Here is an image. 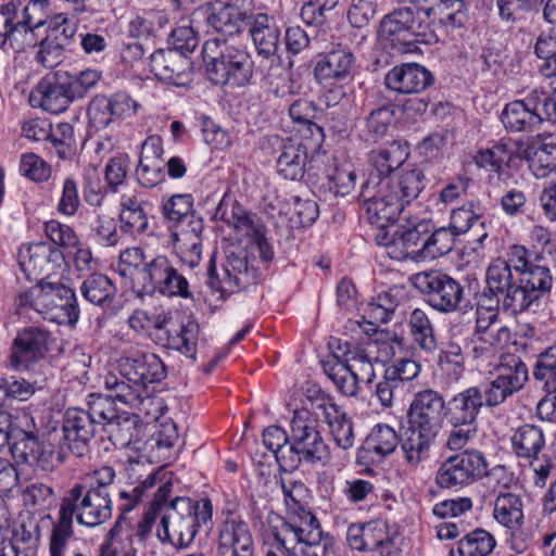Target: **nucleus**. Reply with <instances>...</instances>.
<instances>
[{"instance_id":"39","label":"nucleus","mask_w":556,"mask_h":556,"mask_svg":"<svg viewBox=\"0 0 556 556\" xmlns=\"http://www.w3.org/2000/svg\"><path fill=\"white\" fill-rule=\"evenodd\" d=\"M104 387L111 392L108 396L114 402L118 401L127 406L136 407L143 401L146 390L136 382L121 378L119 375H106L104 378Z\"/></svg>"},{"instance_id":"60","label":"nucleus","mask_w":556,"mask_h":556,"mask_svg":"<svg viewBox=\"0 0 556 556\" xmlns=\"http://www.w3.org/2000/svg\"><path fill=\"white\" fill-rule=\"evenodd\" d=\"M63 75L74 100L85 97L100 79V73L96 70H85L74 76L67 75L66 73Z\"/></svg>"},{"instance_id":"32","label":"nucleus","mask_w":556,"mask_h":556,"mask_svg":"<svg viewBox=\"0 0 556 556\" xmlns=\"http://www.w3.org/2000/svg\"><path fill=\"white\" fill-rule=\"evenodd\" d=\"M510 441L513 452L518 458L538 459V455L545 447L543 430L535 425L520 426Z\"/></svg>"},{"instance_id":"59","label":"nucleus","mask_w":556,"mask_h":556,"mask_svg":"<svg viewBox=\"0 0 556 556\" xmlns=\"http://www.w3.org/2000/svg\"><path fill=\"white\" fill-rule=\"evenodd\" d=\"M339 0H309L301 9V17L307 25L320 26Z\"/></svg>"},{"instance_id":"31","label":"nucleus","mask_w":556,"mask_h":556,"mask_svg":"<svg viewBox=\"0 0 556 556\" xmlns=\"http://www.w3.org/2000/svg\"><path fill=\"white\" fill-rule=\"evenodd\" d=\"M253 42L260 55H274L280 43V28L276 20L267 14H257L250 28Z\"/></svg>"},{"instance_id":"24","label":"nucleus","mask_w":556,"mask_h":556,"mask_svg":"<svg viewBox=\"0 0 556 556\" xmlns=\"http://www.w3.org/2000/svg\"><path fill=\"white\" fill-rule=\"evenodd\" d=\"M67 86L62 74L47 76L30 92L29 103L52 114L64 112L74 101Z\"/></svg>"},{"instance_id":"13","label":"nucleus","mask_w":556,"mask_h":556,"mask_svg":"<svg viewBox=\"0 0 556 556\" xmlns=\"http://www.w3.org/2000/svg\"><path fill=\"white\" fill-rule=\"evenodd\" d=\"M504 466H495L488 470V462L482 452L466 450L443 460L437 472L435 483L441 489H458L467 486L482 477H500L505 475Z\"/></svg>"},{"instance_id":"45","label":"nucleus","mask_w":556,"mask_h":556,"mask_svg":"<svg viewBox=\"0 0 556 556\" xmlns=\"http://www.w3.org/2000/svg\"><path fill=\"white\" fill-rule=\"evenodd\" d=\"M323 369L338 390L344 395L355 396L358 393L359 386L364 383L356 379L353 371H350L342 364L332 358L323 361Z\"/></svg>"},{"instance_id":"17","label":"nucleus","mask_w":556,"mask_h":556,"mask_svg":"<svg viewBox=\"0 0 556 556\" xmlns=\"http://www.w3.org/2000/svg\"><path fill=\"white\" fill-rule=\"evenodd\" d=\"M34 419L26 413L0 414V451L8 448L20 464H28L40 442Z\"/></svg>"},{"instance_id":"8","label":"nucleus","mask_w":556,"mask_h":556,"mask_svg":"<svg viewBox=\"0 0 556 556\" xmlns=\"http://www.w3.org/2000/svg\"><path fill=\"white\" fill-rule=\"evenodd\" d=\"M202 56L208 79L214 85L243 87L253 76L254 64L247 49L228 39L206 40L202 47Z\"/></svg>"},{"instance_id":"37","label":"nucleus","mask_w":556,"mask_h":556,"mask_svg":"<svg viewBox=\"0 0 556 556\" xmlns=\"http://www.w3.org/2000/svg\"><path fill=\"white\" fill-rule=\"evenodd\" d=\"M364 552H372L377 556H393L396 553L387 522L372 520L365 523Z\"/></svg>"},{"instance_id":"38","label":"nucleus","mask_w":556,"mask_h":556,"mask_svg":"<svg viewBox=\"0 0 556 556\" xmlns=\"http://www.w3.org/2000/svg\"><path fill=\"white\" fill-rule=\"evenodd\" d=\"M494 536L484 529H476L460 539L451 556H488L495 547Z\"/></svg>"},{"instance_id":"4","label":"nucleus","mask_w":556,"mask_h":556,"mask_svg":"<svg viewBox=\"0 0 556 556\" xmlns=\"http://www.w3.org/2000/svg\"><path fill=\"white\" fill-rule=\"evenodd\" d=\"M112 510L110 493L75 483L61 501L59 519L50 536V556H64L68 540L73 536L74 517L79 525L94 528L111 519Z\"/></svg>"},{"instance_id":"12","label":"nucleus","mask_w":556,"mask_h":556,"mask_svg":"<svg viewBox=\"0 0 556 556\" xmlns=\"http://www.w3.org/2000/svg\"><path fill=\"white\" fill-rule=\"evenodd\" d=\"M413 283L434 311L442 314L467 313L472 309L470 290L463 281L438 270L417 273Z\"/></svg>"},{"instance_id":"43","label":"nucleus","mask_w":556,"mask_h":556,"mask_svg":"<svg viewBox=\"0 0 556 556\" xmlns=\"http://www.w3.org/2000/svg\"><path fill=\"white\" fill-rule=\"evenodd\" d=\"M80 292L88 302L103 306L112 301L116 288L108 276L92 274L83 282Z\"/></svg>"},{"instance_id":"26","label":"nucleus","mask_w":556,"mask_h":556,"mask_svg":"<svg viewBox=\"0 0 556 556\" xmlns=\"http://www.w3.org/2000/svg\"><path fill=\"white\" fill-rule=\"evenodd\" d=\"M518 154L529 163V168L536 177H545L556 168V137L540 134L531 137Z\"/></svg>"},{"instance_id":"5","label":"nucleus","mask_w":556,"mask_h":556,"mask_svg":"<svg viewBox=\"0 0 556 556\" xmlns=\"http://www.w3.org/2000/svg\"><path fill=\"white\" fill-rule=\"evenodd\" d=\"M445 410L446 402L438 391L426 389L415 394L407 412L408 427L401 440V450L409 467L417 468L429 458Z\"/></svg>"},{"instance_id":"20","label":"nucleus","mask_w":556,"mask_h":556,"mask_svg":"<svg viewBox=\"0 0 556 556\" xmlns=\"http://www.w3.org/2000/svg\"><path fill=\"white\" fill-rule=\"evenodd\" d=\"M116 370L121 378L140 384L159 383L167 376L163 361L153 353L128 351L117 359Z\"/></svg>"},{"instance_id":"52","label":"nucleus","mask_w":556,"mask_h":556,"mask_svg":"<svg viewBox=\"0 0 556 556\" xmlns=\"http://www.w3.org/2000/svg\"><path fill=\"white\" fill-rule=\"evenodd\" d=\"M465 357L458 343L448 342L440 351L438 366L443 372L459 378L464 372Z\"/></svg>"},{"instance_id":"16","label":"nucleus","mask_w":556,"mask_h":556,"mask_svg":"<svg viewBox=\"0 0 556 556\" xmlns=\"http://www.w3.org/2000/svg\"><path fill=\"white\" fill-rule=\"evenodd\" d=\"M257 273L250 264L248 252L242 249L229 250L223 264V277L216 270L215 261L211 258L207 268V285L222 295L231 294L256 282Z\"/></svg>"},{"instance_id":"47","label":"nucleus","mask_w":556,"mask_h":556,"mask_svg":"<svg viewBox=\"0 0 556 556\" xmlns=\"http://www.w3.org/2000/svg\"><path fill=\"white\" fill-rule=\"evenodd\" d=\"M457 236L448 227L431 228L427 233V241L424 242V258L434 260L450 253L456 241Z\"/></svg>"},{"instance_id":"18","label":"nucleus","mask_w":556,"mask_h":556,"mask_svg":"<svg viewBox=\"0 0 556 556\" xmlns=\"http://www.w3.org/2000/svg\"><path fill=\"white\" fill-rule=\"evenodd\" d=\"M138 285L148 294L159 292L166 296H191L187 279L165 255H157L147 263L138 273Z\"/></svg>"},{"instance_id":"9","label":"nucleus","mask_w":556,"mask_h":556,"mask_svg":"<svg viewBox=\"0 0 556 556\" xmlns=\"http://www.w3.org/2000/svg\"><path fill=\"white\" fill-rule=\"evenodd\" d=\"M212 518L210 501H192L176 497L161 518L156 535L162 543H169L177 549L187 548L194 541L201 523Z\"/></svg>"},{"instance_id":"1","label":"nucleus","mask_w":556,"mask_h":556,"mask_svg":"<svg viewBox=\"0 0 556 556\" xmlns=\"http://www.w3.org/2000/svg\"><path fill=\"white\" fill-rule=\"evenodd\" d=\"M408 155L407 143L397 140L369 153L372 170L359 195L365 217L371 225L393 222L425 189L426 177L421 168H401Z\"/></svg>"},{"instance_id":"22","label":"nucleus","mask_w":556,"mask_h":556,"mask_svg":"<svg viewBox=\"0 0 556 556\" xmlns=\"http://www.w3.org/2000/svg\"><path fill=\"white\" fill-rule=\"evenodd\" d=\"M321 140L315 138H288L281 144L277 169L289 180H301L309 156L319 148Z\"/></svg>"},{"instance_id":"27","label":"nucleus","mask_w":556,"mask_h":556,"mask_svg":"<svg viewBox=\"0 0 556 556\" xmlns=\"http://www.w3.org/2000/svg\"><path fill=\"white\" fill-rule=\"evenodd\" d=\"M434 83V76L425 66L406 63L395 66L384 77L387 88L400 93H417Z\"/></svg>"},{"instance_id":"61","label":"nucleus","mask_w":556,"mask_h":556,"mask_svg":"<svg viewBox=\"0 0 556 556\" xmlns=\"http://www.w3.org/2000/svg\"><path fill=\"white\" fill-rule=\"evenodd\" d=\"M388 380L400 382H408L415 379L420 372V365L410 358H399L384 369Z\"/></svg>"},{"instance_id":"55","label":"nucleus","mask_w":556,"mask_h":556,"mask_svg":"<svg viewBox=\"0 0 556 556\" xmlns=\"http://www.w3.org/2000/svg\"><path fill=\"white\" fill-rule=\"evenodd\" d=\"M0 390L4 399L2 405H9L11 401H27L35 393V387L23 378L9 377L0 380Z\"/></svg>"},{"instance_id":"14","label":"nucleus","mask_w":556,"mask_h":556,"mask_svg":"<svg viewBox=\"0 0 556 556\" xmlns=\"http://www.w3.org/2000/svg\"><path fill=\"white\" fill-rule=\"evenodd\" d=\"M154 521V513L150 510L137 520L118 515L100 545V556H137L150 539Z\"/></svg>"},{"instance_id":"7","label":"nucleus","mask_w":556,"mask_h":556,"mask_svg":"<svg viewBox=\"0 0 556 556\" xmlns=\"http://www.w3.org/2000/svg\"><path fill=\"white\" fill-rule=\"evenodd\" d=\"M437 10L432 7H403L380 22V38L399 53L418 49V43L432 45L439 38L434 30Z\"/></svg>"},{"instance_id":"41","label":"nucleus","mask_w":556,"mask_h":556,"mask_svg":"<svg viewBox=\"0 0 556 556\" xmlns=\"http://www.w3.org/2000/svg\"><path fill=\"white\" fill-rule=\"evenodd\" d=\"M242 16L237 7L223 5L211 10L206 15V23L216 33L233 36L239 34L242 25Z\"/></svg>"},{"instance_id":"34","label":"nucleus","mask_w":556,"mask_h":556,"mask_svg":"<svg viewBox=\"0 0 556 556\" xmlns=\"http://www.w3.org/2000/svg\"><path fill=\"white\" fill-rule=\"evenodd\" d=\"M501 119L506 130L510 132H530L543 123L540 114L531 112L516 100L505 105Z\"/></svg>"},{"instance_id":"23","label":"nucleus","mask_w":556,"mask_h":556,"mask_svg":"<svg viewBox=\"0 0 556 556\" xmlns=\"http://www.w3.org/2000/svg\"><path fill=\"white\" fill-rule=\"evenodd\" d=\"M356 71V56L341 45L319 54L314 66V76L318 83L330 80H352Z\"/></svg>"},{"instance_id":"56","label":"nucleus","mask_w":556,"mask_h":556,"mask_svg":"<svg viewBox=\"0 0 556 556\" xmlns=\"http://www.w3.org/2000/svg\"><path fill=\"white\" fill-rule=\"evenodd\" d=\"M50 141L56 148L61 159L71 157L77 147L74 126L71 123H60L55 128L52 127Z\"/></svg>"},{"instance_id":"36","label":"nucleus","mask_w":556,"mask_h":556,"mask_svg":"<svg viewBox=\"0 0 556 556\" xmlns=\"http://www.w3.org/2000/svg\"><path fill=\"white\" fill-rule=\"evenodd\" d=\"M521 498L510 492H500L494 501L493 516L502 526L513 530L523 521Z\"/></svg>"},{"instance_id":"42","label":"nucleus","mask_w":556,"mask_h":556,"mask_svg":"<svg viewBox=\"0 0 556 556\" xmlns=\"http://www.w3.org/2000/svg\"><path fill=\"white\" fill-rule=\"evenodd\" d=\"M414 342L424 351L431 353L437 349V340L433 326L421 308H415L408 319Z\"/></svg>"},{"instance_id":"54","label":"nucleus","mask_w":556,"mask_h":556,"mask_svg":"<svg viewBox=\"0 0 556 556\" xmlns=\"http://www.w3.org/2000/svg\"><path fill=\"white\" fill-rule=\"evenodd\" d=\"M157 480L159 471H152L142 482H140V484L131 488L130 490L121 491L118 497L124 503L118 506V515L128 516V513L141 502L146 490L154 486Z\"/></svg>"},{"instance_id":"35","label":"nucleus","mask_w":556,"mask_h":556,"mask_svg":"<svg viewBox=\"0 0 556 556\" xmlns=\"http://www.w3.org/2000/svg\"><path fill=\"white\" fill-rule=\"evenodd\" d=\"M395 106L381 105L365 118L363 136L366 142L377 143L382 140L395 124Z\"/></svg>"},{"instance_id":"21","label":"nucleus","mask_w":556,"mask_h":556,"mask_svg":"<svg viewBox=\"0 0 556 556\" xmlns=\"http://www.w3.org/2000/svg\"><path fill=\"white\" fill-rule=\"evenodd\" d=\"M17 256L21 269L28 279H38L40 275L49 278L65 261L63 252L49 242L25 244Z\"/></svg>"},{"instance_id":"11","label":"nucleus","mask_w":556,"mask_h":556,"mask_svg":"<svg viewBox=\"0 0 556 556\" xmlns=\"http://www.w3.org/2000/svg\"><path fill=\"white\" fill-rule=\"evenodd\" d=\"M20 306L30 307L43 319L59 325H73L79 317L75 292L62 283L47 281L46 278L20 295Z\"/></svg>"},{"instance_id":"28","label":"nucleus","mask_w":556,"mask_h":556,"mask_svg":"<svg viewBox=\"0 0 556 556\" xmlns=\"http://www.w3.org/2000/svg\"><path fill=\"white\" fill-rule=\"evenodd\" d=\"M255 551V542L249 525L240 517L230 516L218 530L216 553H243Z\"/></svg>"},{"instance_id":"48","label":"nucleus","mask_w":556,"mask_h":556,"mask_svg":"<svg viewBox=\"0 0 556 556\" xmlns=\"http://www.w3.org/2000/svg\"><path fill=\"white\" fill-rule=\"evenodd\" d=\"M402 291L397 288H390L377 295V298L368 304L367 314L374 318L376 323L386 324L394 314L396 307L402 300Z\"/></svg>"},{"instance_id":"57","label":"nucleus","mask_w":556,"mask_h":556,"mask_svg":"<svg viewBox=\"0 0 556 556\" xmlns=\"http://www.w3.org/2000/svg\"><path fill=\"white\" fill-rule=\"evenodd\" d=\"M45 233L51 240V244L58 245L59 249L76 248L79 243V238L73 228L55 219L45 224Z\"/></svg>"},{"instance_id":"63","label":"nucleus","mask_w":556,"mask_h":556,"mask_svg":"<svg viewBox=\"0 0 556 556\" xmlns=\"http://www.w3.org/2000/svg\"><path fill=\"white\" fill-rule=\"evenodd\" d=\"M377 0H352L348 18L353 27L362 28L376 16Z\"/></svg>"},{"instance_id":"10","label":"nucleus","mask_w":556,"mask_h":556,"mask_svg":"<svg viewBox=\"0 0 556 556\" xmlns=\"http://www.w3.org/2000/svg\"><path fill=\"white\" fill-rule=\"evenodd\" d=\"M86 406L67 408L62 420V445L77 457L89 452L90 442L101 430V417L111 413V406L102 401V394H90Z\"/></svg>"},{"instance_id":"62","label":"nucleus","mask_w":556,"mask_h":556,"mask_svg":"<svg viewBox=\"0 0 556 556\" xmlns=\"http://www.w3.org/2000/svg\"><path fill=\"white\" fill-rule=\"evenodd\" d=\"M64 462L62 452L55 453L50 443L40 442L28 464L43 471H52Z\"/></svg>"},{"instance_id":"64","label":"nucleus","mask_w":556,"mask_h":556,"mask_svg":"<svg viewBox=\"0 0 556 556\" xmlns=\"http://www.w3.org/2000/svg\"><path fill=\"white\" fill-rule=\"evenodd\" d=\"M76 24L65 13L55 14L49 22V36L66 47L76 34Z\"/></svg>"},{"instance_id":"40","label":"nucleus","mask_w":556,"mask_h":556,"mask_svg":"<svg viewBox=\"0 0 556 556\" xmlns=\"http://www.w3.org/2000/svg\"><path fill=\"white\" fill-rule=\"evenodd\" d=\"M400 443V438L395 430L388 425H377L372 428L364 442V451L370 455L382 459L392 454Z\"/></svg>"},{"instance_id":"46","label":"nucleus","mask_w":556,"mask_h":556,"mask_svg":"<svg viewBox=\"0 0 556 556\" xmlns=\"http://www.w3.org/2000/svg\"><path fill=\"white\" fill-rule=\"evenodd\" d=\"M432 223L428 219L419 220L416 224H406L397 227L403 236L406 247L412 253V260L424 261L425 248L424 242L427 241V233L431 232Z\"/></svg>"},{"instance_id":"15","label":"nucleus","mask_w":556,"mask_h":556,"mask_svg":"<svg viewBox=\"0 0 556 556\" xmlns=\"http://www.w3.org/2000/svg\"><path fill=\"white\" fill-rule=\"evenodd\" d=\"M288 451L298 462L316 464L328 458V446L318 430V417L308 409H296L290 422Z\"/></svg>"},{"instance_id":"25","label":"nucleus","mask_w":556,"mask_h":556,"mask_svg":"<svg viewBox=\"0 0 556 556\" xmlns=\"http://www.w3.org/2000/svg\"><path fill=\"white\" fill-rule=\"evenodd\" d=\"M49 339L50 333L39 327H27L18 331L13 342L11 365L16 369L27 368L48 351Z\"/></svg>"},{"instance_id":"58","label":"nucleus","mask_w":556,"mask_h":556,"mask_svg":"<svg viewBox=\"0 0 556 556\" xmlns=\"http://www.w3.org/2000/svg\"><path fill=\"white\" fill-rule=\"evenodd\" d=\"M80 206L78 184L73 177H67L61 186V194L56 210L61 215L74 216Z\"/></svg>"},{"instance_id":"6","label":"nucleus","mask_w":556,"mask_h":556,"mask_svg":"<svg viewBox=\"0 0 556 556\" xmlns=\"http://www.w3.org/2000/svg\"><path fill=\"white\" fill-rule=\"evenodd\" d=\"M271 532L281 554L269 551L266 556H329L333 547V539L323 531L317 517L301 506Z\"/></svg>"},{"instance_id":"50","label":"nucleus","mask_w":556,"mask_h":556,"mask_svg":"<svg viewBox=\"0 0 556 556\" xmlns=\"http://www.w3.org/2000/svg\"><path fill=\"white\" fill-rule=\"evenodd\" d=\"M532 376L543 390L556 384V345L548 346L538 355Z\"/></svg>"},{"instance_id":"2","label":"nucleus","mask_w":556,"mask_h":556,"mask_svg":"<svg viewBox=\"0 0 556 556\" xmlns=\"http://www.w3.org/2000/svg\"><path fill=\"white\" fill-rule=\"evenodd\" d=\"M529 379L523 361L514 354L504 355L493 380L469 387L446 402L445 418L451 426L476 425L482 407H495L521 390Z\"/></svg>"},{"instance_id":"53","label":"nucleus","mask_w":556,"mask_h":556,"mask_svg":"<svg viewBox=\"0 0 556 556\" xmlns=\"http://www.w3.org/2000/svg\"><path fill=\"white\" fill-rule=\"evenodd\" d=\"M193 213H195L193 211V198L188 193L175 194L162 205V214L164 217L175 224L185 222L186 218L190 217Z\"/></svg>"},{"instance_id":"19","label":"nucleus","mask_w":556,"mask_h":556,"mask_svg":"<svg viewBox=\"0 0 556 556\" xmlns=\"http://www.w3.org/2000/svg\"><path fill=\"white\" fill-rule=\"evenodd\" d=\"M328 345L331 358L353 371L356 379L363 381L364 384H370L374 381L376 377L374 362L378 363L377 358L372 356L374 350L377 348L375 342L358 343L331 338Z\"/></svg>"},{"instance_id":"29","label":"nucleus","mask_w":556,"mask_h":556,"mask_svg":"<svg viewBox=\"0 0 556 556\" xmlns=\"http://www.w3.org/2000/svg\"><path fill=\"white\" fill-rule=\"evenodd\" d=\"M189 67L188 58L175 49H160L150 55L151 72L167 84L184 85Z\"/></svg>"},{"instance_id":"44","label":"nucleus","mask_w":556,"mask_h":556,"mask_svg":"<svg viewBox=\"0 0 556 556\" xmlns=\"http://www.w3.org/2000/svg\"><path fill=\"white\" fill-rule=\"evenodd\" d=\"M534 54L543 60L539 71L546 78L556 77V30L541 31L534 43Z\"/></svg>"},{"instance_id":"3","label":"nucleus","mask_w":556,"mask_h":556,"mask_svg":"<svg viewBox=\"0 0 556 556\" xmlns=\"http://www.w3.org/2000/svg\"><path fill=\"white\" fill-rule=\"evenodd\" d=\"M552 280L545 266L531 265L513 271L509 262L502 258L494 260L486 269L489 291L493 295H502V307L511 315L536 313L543 293L552 287Z\"/></svg>"},{"instance_id":"33","label":"nucleus","mask_w":556,"mask_h":556,"mask_svg":"<svg viewBox=\"0 0 556 556\" xmlns=\"http://www.w3.org/2000/svg\"><path fill=\"white\" fill-rule=\"evenodd\" d=\"M166 333L165 346L176 350L191 359H195V346L199 336V325L189 320L178 327L170 321L163 329Z\"/></svg>"},{"instance_id":"49","label":"nucleus","mask_w":556,"mask_h":556,"mask_svg":"<svg viewBox=\"0 0 556 556\" xmlns=\"http://www.w3.org/2000/svg\"><path fill=\"white\" fill-rule=\"evenodd\" d=\"M397 218L390 224H393ZM389 225H376L379 228L378 233L376 235V243L386 249V253L388 256L395 261H403L406 258H412V253L409 249L406 247L405 240L401 235L400 230L396 228L392 233L386 230V227Z\"/></svg>"},{"instance_id":"51","label":"nucleus","mask_w":556,"mask_h":556,"mask_svg":"<svg viewBox=\"0 0 556 556\" xmlns=\"http://www.w3.org/2000/svg\"><path fill=\"white\" fill-rule=\"evenodd\" d=\"M316 106L312 101L305 99L295 100L289 108V115L293 122L307 125V129L315 140H323V128L313 121L316 117Z\"/></svg>"},{"instance_id":"30","label":"nucleus","mask_w":556,"mask_h":556,"mask_svg":"<svg viewBox=\"0 0 556 556\" xmlns=\"http://www.w3.org/2000/svg\"><path fill=\"white\" fill-rule=\"evenodd\" d=\"M102 401L111 406V413L101 417V430L106 432L114 445L128 446L137 432L138 416L119 412L114 401L102 395Z\"/></svg>"}]
</instances>
